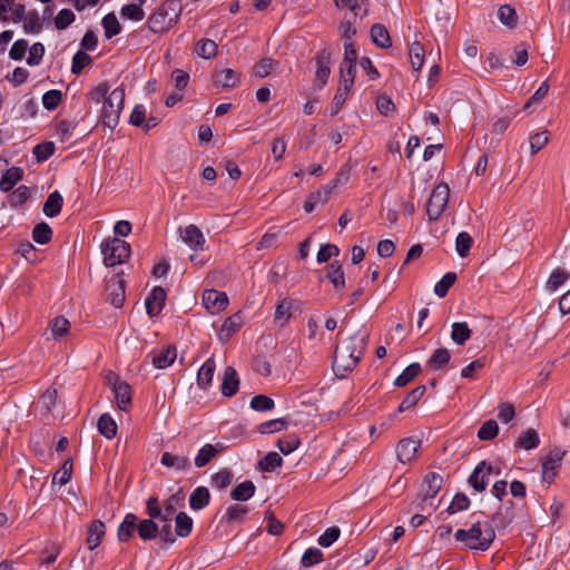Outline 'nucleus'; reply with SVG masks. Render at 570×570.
Wrapping results in <instances>:
<instances>
[{"instance_id":"nucleus-24","label":"nucleus","mask_w":570,"mask_h":570,"mask_svg":"<svg viewBox=\"0 0 570 570\" xmlns=\"http://www.w3.org/2000/svg\"><path fill=\"white\" fill-rule=\"evenodd\" d=\"M159 527L155 520L139 519L137 521V534L144 541H150L158 537Z\"/></svg>"},{"instance_id":"nucleus-31","label":"nucleus","mask_w":570,"mask_h":570,"mask_svg":"<svg viewBox=\"0 0 570 570\" xmlns=\"http://www.w3.org/2000/svg\"><path fill=\"white\" fill-rule=\"evenodd\" d=\"M22 176L23 170L20 167H10L0 179V189L4 193L10 191Z\"/></svg>"},{"instance_id":"nucleus-63","label":"nucleus","mask_w":570,"mask_h":570,"mask_svg":"<svg viewBox=\"0 0 570 570\" xmlns=\"http://www.w3.org/2000/svg\"><path fill=\"white\" fill-rule=\"evenodd\" d=\"M72 472V461L66 460L62 466L53 474V482L65 485L69 482Z\"/></svg>"},{"instance_id":"nucleus-2","label":"nucleus","mask_w":570,"mask_h":570,"mask_svg":"<svg viewBox=\"0 0 570 570\" xmlns=\"http://www.w3.org/2000/svg\"><path fill=\"white\" fill-rule=\"evenodd\" d=\"M183 11L180 0H164L148 17L147 27L154 33L168 31L177 21Z\"/></svg>"},{"instance_id":"nucleus-35","label":"nucleus","mask_w":570,"mask_h":570,"mask_svg":"<svg viewBox=\"0 0 570 570\" xmlns=\"http://www.w3.org/2000/svg\"><path fill=\"white\" fill-rule=\"evenodd\" d=\"M451 360V353L445 347L436 348L428 360V366L433 370H443Z\"/></svg>"},{"instance_id":"nucleus-12","label":"nucleus","mask_w":570,"mask_h":570,"mask_svg":"<svg viewBox=\"0 0 570 570\" xmlns=\"http://www.w3.org/2000/svg\"><path fill=\"white\" fill-rule=\"evenodd\" d=\"M325 279L334 287L336 293H342L345 288V276L340 261H333L325 267Z\"/></svg>"},{"instance_id":"nucleus-22","label":"nucleus","mask_w":570,"mask_h":570,"mask_svg":"<svg viewBox=\"0 0 570 570\" xmlns=\"http://www.w3.org/2000/svg\"><path fill=\"white\" fill-rule=\"evenodd\" d=\"M443 484V478L439 473L429 472L423 479V488H424V498L423 501L428 499H433L436 493L440 491Z\"/></svg>"},{"instance_id":"nucleus-38","label":"nucleus","mask_w":570,"mask_h":570,"mask_svg":"<svg viewBox=\"0 0 570 570\" xmlns=\"http://www.w3.org/2000/svg\"><path fill=\"white\" fill-rule=\"evenodd\" d=\"M540 440L538 432L534 429H528L522 433L514 443L515 449L531 450L539 445Z\"/></svg>"},{"instance_id":"nucleus-17","label":"nucleus","mask_w":570,"mask_h":570,"mask_svg":"<svg viewBox=\"0 0 570 570\" xmlns=\"http://www.w3.org/2000/svg\"><path fill=\"white\" fill-rule=\"evenodd\" d=\"M243 318L240 313L227 317L220 326L218 338L222 343H226L242 327Z\"/></svg>"},{"instance_id":"nucleus-42","label":"nucleus","mask_w":570,"mask_h":570,"mask_svg":"<svg viewBox=\"0 0 570 570\" xmlns=\"http://www.w3.org/2000/svg\"><path fill=\"white\" fill-rule=\"evenodd\" d=\"M248 513V507L243 504H232L226 510V513L223 515L222 521L225 522H243L245 515Z\"/></svg>"},{"instance_id":"nucleus-14","label":"nucleus","mask_w":570,"mask_h":570,"mask_svg":"<svg viewBox=\"0 0 570 570\" xmlns=\"http://www.w3.org/2000/svg\"><path fill=\"white\" fill-rule=\"evenodd\" d=\"M180 236L191 249L199 250L204 248L205 237L202 230L196 225H188L180 229Z\"/></svg>"},{"instance_id":"nucleus-52","label":"nucleus","mask_w":570,"mask_h":570,"mask_svg":"<svg viewBox=\"0 0 570 570\" xmlns=\"http://www.w3.org/2000/svg\"><path fill=\"white\" fill-rule=\"evenodd\" d=\"M456 274L453 272L446 273L434 286V293L439 297H444L450 287L455 283Z\"/></svg>"},{"instance_id":"nucleus-18","label":"nucleus","mask_w":570,"mask_h":570,"mask_svg":"<svg viewBox=\"0 0 570 570\" xmlns=\"http://www.w3.org/2000/svg\"><path fill=\"white\" fill-rule=\"evenodd\" d=\"M138 517L127 513L117 529V538L120 542H128L137 533Z\"/></svg>"},{"instance_id":"nucleus-49","label":"nucleus","mask_w":570,"mask_h":570,"mask_svg":"<svg viewBox=\"0 0 570 570\" xmlns=\"http://www.w3.org/2000/svg\"><path fill=\"white\" fill-rule=\"evenodd\" d=\"M498 17H499V20L501 21V23H503L504 26H507L509 28H514L518 24L517 12H515L514 8H512L509 4H503L499 8Z\"/></svg>"},{"instance_id":"nucleus-36","label":"nucleus","mask_w":570,"mask_h":570,"mask_svg":"<svg viewBox=\"0 0 570 570\" xmlns=\"http://www.w3.org/2000/svg\"><path fill=\"white\" fill-rule=\"evenodd\" d=\"M256 487L253 481H244L230 491V498L235 501H247L255 493Z\"/></svg>"},{"instance_id":"nucleus-64","label":"nucleus","mask_w":570,"mask_h":570,"mask_svg":"<svg viewBox=\"0 0 570 570\" xmlns=\"http://www.w3.org/2000/svg\"><path fill=\"white\" fill-rule=\"evenodd\" d=\"M70 328L69 321L63 316L56 317L51 323V332L55 338H61Z\"/></svg>"},{"instance_id":"nucleus-54","label":"nucleus","mask_w":570,"mask_h":570,"mask_svg":"<svg viewBox=\"0 0 570 570\" xmlns=\"http://www.w3.org/2000/svg\"><path fill=\"white\" fill-rule=\"evenodd\" d=\"M473 239L466 232H461L455 239V250L460 257H465L472 246Z\"/></svg>"},{"instance_id":"nucleus-10","label":"nucleus","mask_w":570,"mask_h":570,"mask_svg":"<svg viewBox=\"0 0 570 570\" xmlns=\"http://www.w3.org/2000/svg\"><path fill=\"white\" fill-rule=\"evenodd\" d=\"M420 446H421L420 440H416L413 438L402 439L396 444V449H395L397 460L403 464L411 462L413 459H415Z\"/></svg>"},{"instance_id":"nucleus-25","label":"nucleus","mask_w":570,"mask_h":570,"mask_svg":"<svg viewBox=\"0 0 570 570\" xmlns=\"http://www.w3.org/2000/svg\"><path fill=\"white\" fill-rule=\"evenodd\" d=\"M114 394L117 402L118 407L121 411H127L128 406L131 403V389L130 385L126 382H120L118 384H114Z\"/></svg>"},{"instance_id":"nucleus-32","label":"nucleus","mask_w":570,"mask_h":570,"mask_svg":"<svg viewBox=\"0 0 570 570\" xmlns=\"http://www.w3.org/2000/svg\"><path fill=\"white\" fill-rule=\"evenodd\" d=\"M371 39L380 48H389L392 45L387 29L381 24L375 23L371 27Z\"/></svg>"},{"instance_id":"nucleus-37","label":"nucleus","mask_w":570,"mask_h":570,"mask_svg":"<svg viewBox=\"0 0 570 570\" xmlns=\"http://www.w3.org/2000/svg\"><path fill=\"white\" fill-rule=\"evenodd\" d=\"M193 519L185 512H179L175 517V534L180 538H186L193 530Z\"/></svg>"},{"instance_id":"nucleus-15","label":"nucleus","mask_w":570,"mask_h":570,"mask_svg":"<svg viewBox=\"0 0 570 570\" xmlns=\"http://www.w3.org/2000/svg\"><path fill=\"white\" fill-rule=\"evenodd\" d=\"M331 57H332V53L328 49L321 50L315 57V61H316L315 76H316V79L321 81V87H323L327 82V79L330 77Z\"/></svg>"},{"instance_id":"nucleus-4","label":"nucleus","mask_w":570,"mask_h":570,"mask_svg":"<svg viewBox=\"0 0 570 570\" xmlns=\"http://www.w3.org/2000/svg\"><path fill=\"white\" fill-rule=\"evenodd\" d=\"M104 263L106 266H115L125 263L130 256V245L117 237L107 239L101 244Z\"/></svg>"},{"instance_id":"nucleus-41","label":"nucleus","mask_w":570,"mask_h":570,"mask_svg":"<svg viewBox=\"0 0 570 570\" xmlns=\"http://www.w3.org/2000/svg\"><path fill=\"white\" fill-rule=\"evenodd\" d=\"M424 48L419 41H414L409 49V58L414 71H419L424 62Z\"/></svg>"},{"instance_id":"nucleus-39","label":"nucleus","mask_w":570,"mask_h":570,"mask_svg":"<svg viewBox=\"0 0 570 570\" xmlns=\"http://www.w3.org/2000/svg\"><path fill=\"white\" fill-rule=\"evenodd\" d=\"M97 428L99 433L107 439H112L117 434V424L108 413L100 415Z\"/></svg>"},{"instance_id":"nucleus-26","label":"nucleus","mask_w":570,"mask_h":570,"mask_svg":"<svg viewBox=\"0 0 570 570\" xmlns=\"http://www.w3.org/2000/svg\"><path fill=\"white\" fill-rule=\"evenodd\" d=\"M224 448L222 444H205L203 448L199 449L195 458V465L197 468H203L207 465Z\"/></svg>"},{"instance_id":"nucleus-7","label":"nucleus","mask_w":570,"mask_h":570,"mask_svg":"<svg viewBox=\"0 0 570 570\" xmlns=\"http://www.w3.org/2000/svg\"><path fill=\"white\" fill-rule=\"evenodd\" d=\"M357 364V358L347 354V347H341L340 345L335 347L332 367L336 376L345 377Z\"/></svg>"},{"instance_id":"nucleus-58","label":"nucleus","mask_w":570,"mask_h":570,"mask_svg":"<svg viewBox=\"0 0 570 570\" xmlns=\"http://www.w3.org/2000/svg\"><path fill=\"white\" fill-rule=\"evenodd\" d=\"M62 100V94L60 90L51 89L43 94L42 105L47 110H55Z\"/></svg>"},{"instance_id":"nucleus-34","label":"nucleus","mask_w":570,"mask_h":570,"mask_svg":"<svg viewBox=\"0 0 570 570\" xmlns=\"http://www.w3.org/2000/svg\"><path fill=\"white\" fill-rule=\"evenodd\" d=\"M239 81V73L230 68H226L216 72L214 83L225 88L235 87Z\"/></svg>"},{"instance_id":"nucleus-6","label":"nucleus","mask_w":570,"mask_h":570,"mask_svg":"<svg viewBox=\"0 0 570 570\" xmlns=\"http://www.w3.org/2000/svg\"><path fill=\"white\" fill-rule=\"evenodd\" d=\"M125 285V279L119 274H114L106 278L104 296L116 308L124 305L126 298Z\"/></svg>"},{"instance_id":"nucleus-53","label":"nucleus","mask_w":570,"mask_h":570,"mask_svg":"<svg viewBox=\"0 0 570 570\" xmlns=\"http://www.w3.org/2000/svg\"><path fill=\"white\" fill-rule=\"evenodd\" d=\"M92 61L91 57L83 50H78L72 57L71 72L79 75L82 69L90 65Z\"/></svg>"},{"instance_id":"nucleus-56","label":"nucleus","mask_w":570,"mask_h":570,"mask_svg":"<svg viewBox=\"0 0 570 570\" xmlns=\"http://www.w3.org/2000/svg\"><path fill=\"white\" fill-rule=\"evenodd\" d=\"M499 426L494 420L485 421L478 431V438L482 441H490L498 435Z\"/></svg>"},{"instance_id":"nucleus-60","label":"nucleus","mask_w":570,"mask_h":570,"mask_svg":"<svg viewBox=\"0 0 570 570\" xmlns=\"http://www.w3.org/2000/svg\"><path fill=\"white\" fill-rule=\"evenodd\" d=\"M569 278V273L561 269V268H556L552 271V273L550 274V277L547 282V287L550 289V291H557L562 284H564V282Z\"/></svg>"},{"instance_id":"nucleus-23","label":"nucleus","mask_w":570,"mask_h":570,"mask_svg":"<svg viewBox=\"0 0 570 570\" xmlns=\"http://www.w3.org/2000/svg\"><path fill=\"white\" fill-rule=\"evenodd\" d=\"M105 523L101 520H94L88 527L87 544L89 550L96 549L105 537Z\"/></svg>"},{"instance_id":"nucleus-28","label":"nucleus","mask_w":570,"mask_h":570,"mask_svg":"<svg viewBox=\"0 0 570 570\" xmlns=\"http://www.w3.org/2000/svg\"><path fill=\"white\" fill-rule=\"evenodd\" d=\"M146 3V0H132L131 3L125 4L120 14L124 18H127L132 21H141L145 18V11L142 6Z\"/></svg>"},{"instance_id":"nucleus-62","label":"nucleus","mask_w":570,"mask_h":570,"mask_svg":"<svg viewBox=\"0 0 570 570\" xmlns=\"http://www.w3.org/2000/svg\"><path fill=\"white\" fill-rule=\"evenodd\" d=\"M76 19L75 13L70 9H61L55 18V27L58 30H65Z\"/></svg>"},{"instance_id":"nucleus-13","label":"nucleus","mask_w":570,"mask_h":570,"mask_svg":"<svg viewBox=\"0 0 570 570\" xmlns=\"http://www.w3.org/2000/svg\"><path fill=\"white\" fill-rule=\"evenodd\" d=\"M203 303L212 313H216L226 308L228 297L226 293L216 289H206L203 294Z\"/></svg>"},{"instance_id":"nucleus-27","label":"nucleus","mask_w":570,"mask_h":570,"mask_svg":"<svg viewBox=\"0 0 570 570\" xmlns=\"http://www.w3.org/2000/svg\"><path fill=\"white\" fill-rule=\"evenodd\" d=\"M216 370V364L213 357H209L199 368L197 373V384L202 389L210 386Z\"/></svg>"},{"instance_id":"nucleus-20","label":"nucleus","mask_w":570,"mask_h":570,"mask_svg":"<svg viewBox=\"0 0 570 570\" xmlns=\"http://www.w3.org/2000/svg\"><path fill=\"white\" fill-rule=\"evenodd\" d=\"M177 353L175 346H167L158 353H150L148 357L151 358V364L156 368H166L174 363Z\"/></svg>"},{"instance_id":"nucleus-59","label":"nucleus","mask_w":570,"mask_h":570,"mask_svg":"<svg viewBox=\"0 0 570 570\" xmlns=\"http://www.w3.org/2000/svg\"><path fill=\"white\" fill-rule=\"evenodd\" d=\"M31 196L29 187L21 185L12 191L9 197V203L12 207H18L24 204Z\"/></svg>"},{"instance_id":"nucleus-44","label":"nucleus","mask_w":570,"mask_h":570,"mask_svg":"<svg viewBox=\"0 0 570 570\" xmlns=\"http://www.w3.org/2000/svg\"><path fill=\"white\" fill-rule=\"evenodd\" d=\"M295 307V301L291 298L283 299L275 309V321H281V325H284L292 315V309Z\"/></svg>"},{"instance_id":"nucleus-33","label":"nucleus","mask_w":570,"mask_h":570,"mask_svg":"<svg viewBox=\"0 0 570 570\" xmlns=\"http://www.w3.org/2000/svg\"><path fill=\"white\" fill-rule=\"evenodd\" d=\"M472 336V331L465 322H455L452 324L451 340L458 344L463 345Z\"/></svg>"},{"instance_id":"nucleus-43","label":"nucleus","mask_w":570,"mask_h":570,"mask_svg":"<svg viewBox=\"0 0 570 570\" xmlns=\"http://www.w3.org/2000/svg\"><path fill=\"white\" fill-rule=\"evenodd\" d=\"M288 426V420L285 417L274 419L266 422H263L257 426V431L262 434H271L275 432H281Z\"/></svg>"},{"instance_id":"nucleus-3","label":"nucleus","mask_w":570,"mask_h":570,"mask_svg":"<svg viewBox=\"0 0 570 570\" xmlns=\"http://www.w3.org/2000/svg\"><path fill=\"white\" fill-rule=\"evenodd\" d=\"M124 102L125 89L120 86L115 88L104 101L101 119L105 126L114 129L118 125Z\"/></svg>"},{"instance_id":"nucleus-11","label":"nucleus","mask_w":570,"mask_h":570,"mask_svg":"<svg viewBox=\"0 0 570 570\" xmlns=\"http://www.w3.org/2000/svg\"><path fill=\"white\" fill-rule=\"evenodd\" d=\"M165 301H166L165 289L160 286L154 287L145 301L147 314L150 317H155V316L159 315L164 308Z\"/></svg>"},{"instance_id":"nucleus-55","label":"nucleus","mask_w":570,"mask_h":570,"mask_svg":"<svg viewBox=\"0 0 570 570\" xmlns=\"http://www.w3.org/2000/svg\"><path fill=\"white\" fill-rule=\"evenodd\" d=\"M274 406V400L264 394L255 395L250 400V407L257 412L271 411Z\"/></svg>"},{"instance_id":"nucleus-46","label":"nucleus","mask_w":570,"mask_h":570,"mask_svg":"<svg viewBox=\"0 0 570 570\" xmlns=\"http://www.w3.org/2000/svg\"><path fill=\"white\" fill-rule=\"evenodd\" d=\"M51 237H52V229L47 223L41 222L33 227L32 239L36 243H38L40 245L48 244L51 240Z\"/></svg>"},{"instance_id":"nucleus-16","label":"nucleus","mask_w":570,"mask_h":570,"mask_svg":"<svg viewBox=\"0 0 570 570\" xmlns=\"http://www.w3.org/2000/svg\"><path fill=\"white\" fill-rule=\"evenodd\" d=\"M566 455V451L561 449H553L551 450L548 455L546 456L543 463H542V473L544 476L549 478L550 481L556 475V470L559 468L561 461L563 460Z\"/></svg>"},{"instance_id":"nucleus-57","label":"nucleus","mask_w":570,"mask_h":570,"mask_svg":"<svg viewBox=\"0 0 570 570\" xmlns=\"http://www.w3.org/2000/svg\"><path fill=\"white\" fill-rule=\"evenodd\" d=\"M350 91H351V88H347L346 86H342L338 83L336 94L332 101V107H331L332 115H336L341 110V108L343 107V105L345 104V101L347 99Z\"/></svg>"},{"instance_id":"nucleus-45","label":"nucleus","mask_w":570,"mask_h":570,"mask_svg":"<svg viewBox=\"0 0 570 570\" xmlns=\"http://www.w3.org/2000/svg\"><path fill=\"white\" fill-rule=\"evenodd\" d=\"M277 65V61L271 57L263 58L254 65L253 75L256 78H265L275 69Z\"/></svg>"},{"instance_id":"nucleus-47","label":"nucleus","mask_w":570,"mask_h":570,"mask_svg":"<svg viewBox=\"0 0 570 570\" xmlns=\"http://www.w3.org/2000/svg\"><path fill=\"white\" fill-rule=\"evenodd\" d=\"M101 24L107 39L117 36L121 31L120 23L114 13L106 14L101 20Z\"/></svg>"},{"instance_id":"nucleus-51","label":"nucleus","mask_w":570,"mask_h":570,"mask_svg":"<svg viewBox=\"0 0 570 570\" xmlns=\"http://www.w3.org/2000/svg\"><path fill=\"white\" fill-rule=\"evenodd\" d=\"M283 463L282 456L277 452H268L258 463L264 472H272Z\"/></svg>"},{"instance_id":"nucleus-48","label":"nucleus","mask_w":570,"mask_h":570,"mask_svg":"<svg viewBox=\"0 0 570 570\" xmlns=\"http://www.w3.org/2000/svg\"><path fill=\"white\" fill-rule=\"evenodd\" d=\"M420 372L421 365L419 363H412L395 379L394 384L399 387L405 386L415 379Z\"/></svg>"},{"instance_id":"nucleus-1","label":"nucleus","mask_w":570,"mask_h":570,"mask_svg":"<svg viewBox=\"0 0 570 570\" xmlns=\"http://www.w3.org/2000/svg\"><path fill=\"white\" fill-rule=\"evenodd\" d=\"M454 538L469 549L487 551L495 539V531L489 522L476 521L468 530L459 529Z\"/></svg>"},{"instance_id":"nucleus-9","label":"nucleus","mask_w":570,"mask_h":570,"mask_svg":"<svg viewBox=\"0 0 570 570\" xmlns=\"http://www.w3.org/2000/svg\"><path fill=\"white\" fill-rule=\"evenodd\" d=\"M368 337V333H356L343 340L338 345L341 347H347V354H351L352 357H356L357 361L360 362L362 355L366 350Z\"/></svg>"},{"instance_id":"nucleus-5","label":"nucleus","mask_w":570,"mask_h":570,"mask_svg":"<svg viewBox=\"0 0 570 570\" xmlns=\"http://www.w3.org/2000/svg\"><path fill=\"white\" fill-rule=\"evenodd\" d=\"M450 197V188L446 184H439L432 190L426 202V215L430 220H436L444 212Z\"/></svg>"},{"instance_id":"nucleus-50","label":"nucleus","mask_w":570,"mask_h":570,"mask_svg":"<svg viewBox=\"0 0 570 570\" xmlns=\"http://www.w3.org/2000/svg\"><path fill=\"white\" fill-rule=\"evenodd\" d=\"M218 46L212 39H202L196 48V52L204 59H210L217 55Z\"/></svg>"},{"instance_id":"nucleus-19","label":"nucleus","mask_w":570,"mask_h":570,"mask_svg":"<svg viewBox=\"0 0 570 570\" xmlns=\"http://www.w3.org/2000/svg\"><path fill=\"white\" fill-rule=\"evenodd\" d=\"M239 387V377L236 370L233 366H227L224 372L222 383V394L226 397L235 395Z\"/></svg>"},{"instance_id":"nucleus-30","label":"nucleus","mask_w":570,"mask_h":570,"mask_svg":"<svg viewBox=\"0 0 570 570\" xmlns=\"http://www.w3.org/2000/svg\"><path fill=\"white\" fill-rule=\"evenodd\" d=\"M210 493L205 487H197L189 495V505L193 510L198 511L208 505Z\"/></svg>"},{"instance_id":"nucleus-21","label":"nucleus","mask_w":570,"mask_h":570,"mask_svg":"<svg viewBox=\"0 0 570 570\" xmlns=\"http://www.w3.org/2000/svg\"><path fill=\"white\" fill-rule=\"evenodd\" d=\"M160 463L175 471H185L189 469L190 462L187 456L174 454L170 452H164L160 458Z\"/></svg>"},{"instance_id":"nucleus-29","label":"nucleus","mask_w":570,"mask_h":570,"mask_svg":"<svg viewBox=\"0 0 570 570\" xmlns=\"http://www.w3.org/2000/svg\"><path fill=\"white\" fill-rule=\"evenodd\" d=\"M63 198L58 190L52 191L43 204V213L48 217H56L60 214Z\"/></svg>"},{"instance_id":"nucleus-40","label":"nucleus","mask_w":570,"mask_h":570,"mask_svg":"<svg viewBox=\"0 0 570 570\" xmlns=\"http://www.w3.org/2000/svg\"><path fill=\"white\" fill-rule=\"evenodd\" d=\"M425 391H426L425 385H419L415 389H413L412 391H410L406 394V396L404 397V400L400 403L399 409H397L399 412H404V411L409 410L410 407L414 406L420 401V399L424 395Z\"/></svg>"},{"instance_id":"nucleus-8","label":"nucleus","mask_w":570,"mask_h":570,"mask_svg":"<svg viewBox=\"0 0 570 570\" xmlns=\"http://www.w3.org/2000/svg\"><path fill=\"white\" fill-rule=\"evenodd\" d=\"M493 472L492 464L481 461L469 476V484L478 492H483L489 484V476Z\"/></svg>"},{"instance_id":"nucleus-61","label":"nucleus","mask_w":570,"mask_h":570,"mask_svg":"<svg viewBox=\"0 0 570 570\" xmlns=\"http://www.w3.org/2000/svg\"><path fill=\"white\" fill-rule=\"evenodd\" d=\"M340 85L352 89L355 79V65L342 63L340 68Z\"/></svg>"}]
</instances>
